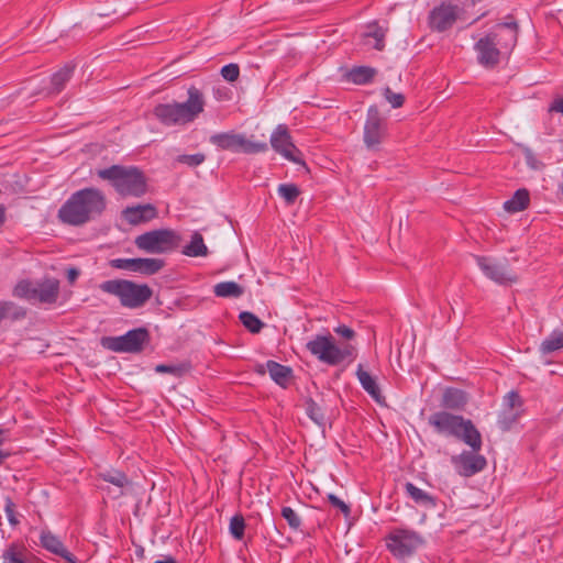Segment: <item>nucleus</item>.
Instances as JSON below:
<instances>
[{"instance_id":"nucleus-23","label":"nucleus","mask_w":563,"mask_h":563,"mask_svg":"<svg viewBox=\"0 0 563 563\" xmlns=\"http://www.w3.org/2000/svg\"><path fill=\"white\" fill-rule=\"evenodd\" d=\"M356 377L363 387V389L379 405L385 402V396L377 384L375 377H373L367 371L364 369L362 364H358L356 368Z\"/></svg>"},{"instance_id":"nucleus-21","label":"nucleus","mask_w":563,"mask_h":563,"mask_svg":"<svg viewBox=\"0 0 563 563\" xmlns=\"http://www.w3.org/2000/svg\"><path fill=\"white\" fill-rule=\"evenodd\" d=\"M98 478L119 488V490L112 495L113 498L122 497L125 494L124 489L132 486V481L129 478L126 473L118 468H109L103 472H99Z\"/></svg>"},{"instance_id":"nucleus-38","label":"nucleus","mask_w":563,"mask_h":563,"mask_svg":"<svg viewBox=\"0 0 563 563\" xmlns=\"http://www.w3.org/2000/svg\"><path fill=\"white\" fill-rule=\"evenodd\" d=\"M563 347V332H552L540 346L543 354H549Z\"/></svg>"},{"instance_id":"nucleus-42","label":"nucleus","mask_w":563,"mask_h":563,"mask_svg":"<svg viewBox=\"0 0 563 563\" xmlns=\"http://www.w3.org/2000/svg\"><path fill=\"white\" fill-rule=\"evenodd\" d=\"M4 512L10 526L16 527L20 525L16 505L10 497L4 498Z\"/></svg>"},{"instance_id":"nucleus-40","label":"nucleus","mask_w":563,"mask_h":563,"mask_svg":"<svg viewBox=\"0 0 563 563\" xmlns=\"http://www.w3.org/2000/svg\"><path fill=\"white\" fill-rule=\"evenodd\" d=\"M277 191L288 206L294 205L300 196V189L296 184H280Z\"/></svg>"},{"instance_id":"nucleus-13","label":"nucleus","mask_w":563,"mask_h":563,"mask_svg":"<svg viewBox=\"0 0 563 563\" xmlns=\"http://www.w3.org/2000/svg\"><path fill=\"white\" fill-rule=\"evenodd\" d=\"M387 136V122L380 115L377 106L373 104L367 109L364 124L363 140L368 150L377 151Z\"/></svg>"},{"instance_id":"nucleus-34","label":"nucleus","mask_w":563,"mask_h":563,"mask_svg":"<svg viewBox=\"0 0 563 563\" xmlns=\"http://www.w3.org/2000/svg\"><path fill=\"white\" fill-rule=\"evenodd\" d=\"M306 415L319 427H324L327 423L325 411L321 404L313 398L308 397L305 399Z\"/></svg>"},{"instance_id":"nucleus-46","label":"nucleus","mask_w":563,"mask_h":563,"mask_svg":"<svg viewBox=\"0 0 563 563\" xmlns=\"http://www.w3.org/2000/svg\"><path fill=\"white\" fill-rule=\"evenodd\" d=\"M385 99L391 104L393 108H400L405 103V96L400 92H394L389 87H386L383 92Z\"/></svg>"},{"instance_id":"nucleus-12","label":"nucleus","mask_w":563,"mask_h":563,"mask_svg":"<svg viewBox=\"0 0 563 563\" xmlns=\"http://www.w3.org/2000/svg\"><path fill=\"white\" fill-rule=\"evenodd\" d=\"M477 266L483 274L499 285H511L517 283L518 276L510 268L508 260L497 261L489 256L474 255Z\"/></svg>"},{"instance_id":"nucleus-45","label":"nucleus","mask_w":563,"mask_h":563,"mask_svg":"<svg viewBox=\"0 0 563 563\" xmlns=\"http://www.w3.org/2000/svg\"><path fill=\"white\" fill-rule=\"evenodd\" d=\"M220 74L229 82H234L239 79L240 67L238 64L230 63L221 68Z\"/></svg>"},{"instance_id":"nucleus-54","label":"nucleus","mask_w":563,"mask_h":563,"mask_svg":"<svg viewBox=\"0 0 563 563\" xmlns=\"http://www.w3.org/2000/svg\"><path fill=\"white\" fill-rule=\"evenodd\" d=\"M559 194L561 195V199H563V180L559 184Z\"/></svg>"},{"instance_id":"nucleus-52","label":"nucleus","mask_w":563,"mask_h":563,"mask_svg":"<svg viewBox=\"0 0 563 563\" xmlns=\"http://www.w3.org/2000/svg\"><path fill=\"white\" fill-rule=\"evenodd\" d=\"M551 110L553 111H556V112H560L563 114V97L555 100L552 106H551Z\"/></svg>"},{"instance_id":"nucleus-18","label":"nucleus","mask_w":563,"mask_h":563,"mask_svg":"<svg viewBox=\"0 0 563 563\" xmlns=\"http://www.w3.org/2000/svg\"><path fill=\"white\" fill-rule=\"evenodd\" d=\"M451 462L459 475L463 477H471L487 466L486 457L473 450L463 451L461 454L452 456Z\"/></svg>"},{"instance_id":"nucleus-5","label":"nucleus","mask_w":563,"mask_h":563,"mask_svg":"<svg viewBox=\"0 0 563 563\" xmlns=\"http://www.w3.org/2000/svg\"><path fill=\"white\" fill-rule=\"evenodd\" d=\"M99 178L110 181L123 198H141L148 191L147 177L136 166L112 165L97 172Z\"/></svg>"},{"instance_id":"nucleus-26","label":"nucleus","mask_w":563,"mask_h":563,"mask_svg":"<svg viewBox=\"0 0 563 563\" xmlns=\"http://www.w3.org/2000/svg\"><path fill=\"white\" fill-rule=\"evenodd\" d=\"M266 369L271 378L280 387L287 388L291 378L292 369L289 366L283 365L276 361L268 360L266 362Z\"/></svg>"},{"instance_id":"nucleus-10","label":"nucleus","mask_w":563,"mask_h":563,"mask_svg":"<svg viewBox=\"0 0 563 563\" xmlns=\"http://www.w3.org/2000/svg\"><path fill=\"white\" fill-rule=\"evenodd\" d=\"M210 143L220 151L233 153L257 154L268 150L265 142H252L244 134L231 130L228 132L214 133L209 139Z\"/></svg>"},{"instance_id":"nucleus-1","label":"nucleus","mask_w":563,"mask_h":563,"mask_svg":"<svg viewBox=\"0 0 563 563\" xmlns=\"http://www.w3.org/2000/svg\"><path fill=\"white\" fill-rule=\"evenodd\" d=\"M519 25L512 14L506 21L497 23L474 45L477 63L485 68H495L504 55L511 53L517 44Z\"/></svg>"},{"instance_id":"nucleus-31","label":"nucleus","mask_w":563,"mask_h":563,"mask_svg":"<svg viewBox=\"0 0 563 563\" xmlns=\"http://www.w3.org/2000/svg\"><path fill=\"white\" fill-rule=\"evenodd\" d=\"M26 317V309L13 301H0V322L10 320L11 322L20 321Z\"/></svg>"},{"instance_id":"nucleus-30","label":"nucleus","mask_w":563,"mask_h":563,"mask_svg":"<svg viewBox=\"0 0 563 563\" xmlns=\"http://www.w3.org/2000/svg\"><path fill=\"white\" fill-rule=\"evenodd\" d=\"M377 70L369 66H354L351 68L345 78L355 85H366L374 80Z\"/></svg>"},{"instance_id":"nucleus-2","label":"nucleus","mask_w":563,"mask_h":563,"mask_svg":"<svg viewBox=\"0 0 563 563\" xmlns=\"http://www.w3.org/2000/svg\"><path fill=\"white\" fill-rule=\"evenodd\" d=\"M107 208L104 194L95 187H87L73 192L58 209V220L68 225L80 227L98 217Z\"/></svg>"},{"instance_id":"nucleus-7","label":"nucleus","mask_w":563,"mask_h":563,"mask_svg":"<svg viewBox=\"0 0 563 563\" xmlns=\"http://www.w3.org/2000/svg\"><path fill=\"white\" fill-rule=\"evenodd\" d=\"M386 548L397 560L411 558L426 544L424 538L417 531L395 528L385 538Z\"/></svg>"},{"instance_id":"nucleus-53","label":"nucleus","mask_w":563,"mask_h":563,"mask_svg":"<svg viewBox=\"0 0 563 563\" xmlns=\"http://www.w3.org/2000/svg\"><path fill=\"white\" fill-rule=\"evenodd\" d=\"M154 563H177V561L172 555H167L164 558V560H157Z\"/></svg>"},{"instance_id":"nucleus-14","label":"nucleus","mask_w":563,"mask_h":563,"mask_svg":"<svg viewBox=\"0 0 563 563\" xmlns=\"http://www.w3.org/2000/svg\"><path fill=\"white\" fill-rule=\"evenodd\" d=\"M271 145L275 152L283 155L286 159L301 165L306 172H309V168L302 158L301 151L294 144L288 128L285 124H279L274 130L271 135Z\"/></svg>"},{"instance_id":"nucleus-3","label":"nucleus","mask_w":563,"mask_h":563,"mask_svg":"<svg viewBox=\"0 0 563 563\" xmlns=\"http://www.w3.org/2000/svg\"><path fill=\"white\" fill-rule=\"evenodd\" d=\"M187 95V100L184 102L174 101L156 104L153 114L166 126L185 125L194 122L205 111L206 99L203 92L196 86H190Z\"/></svg>"},{"instance_id":"nucleus-57","label":"nucleus","mask_w":563,"mask_h":563,"mask_svg":"<svg viewBox=\"0 0 563 563\" xmlns=\"http://www.w3.org/2000/svg\"><path fill=\"white\" fill-rule=\"evenodd\" d=\"M144 552V549H141L140 551H137V554H141Z\"/></svg>"},{"instance_id":"nucleus-55","label":"nucleus","mask_w":563,"mask_h":563,"mask_svg":"<svg viewBox=\"0 0 563 563\" xmlns=\"http://www.w3.org/2000/svg\"><path fill=\"white\" fill-rule=\"evenodd\" d=\"M486 15V13H482L481 15H478L477 18H475L470 24H473L475 22H477L478 20H481L482 18H484Z\"/></svg>"},{"instance_id":"nucleus-48","label":"nucleus","mask_w":563,"mask_h":563,"mask_svg":"<svg viewBox=\"0 0 563 563\" xmlns=\"http://www.w3.org/2000/svg\"><path fill=\"white\" fill-rule=\"evenodd\" d=\"M349 357L352 360L355 357V347L351 344H345L343 347H339V356L335 361V366Z\"/></svg>"},{"instance_id":"nucleus-37","label":"nucleus","mask_w":563,"mask_h":563,"mask_svg":"<svg viewBox=\"0 0 563 563\" xmlns=\"http://www.w3.org/2000/svg\"><path fill=\"white\" fill-rule=\"evenodd\" d=\"M191 368L189 362H183L179 364H158L155 366V372L159 374H170L175 377H180L188 373Z\"/></svg>"},{"instance_id":"nucleus-27","label":"nucleus","mask_w":563,"mask_h":563,"mask_svg":"<svg viewBox=\"0 0 563 563\" xmlns=\"http://www.w3.org/2000/svg\"><path fill=\"white\" fill-rule=\"evenodd\" d=\"M406 494L419 506L433 509L438 506V498L408 482L405 484Z\"/></svg>"},{"instance_id":"nucleus-36","label":"nucleus","mask_w":563,"mask_h":563,"mask_svg":"<svg viewBox=\"0 0 563 563\" xmlns=\"http://www.w3.org/2000/svg\"><path fill=\"white\" fill-rule=\"evenodd\" d=\"M239 320L253 334L260 333L265 325L256 314L250 311L240 312Z\"/></svg>"},{"instance_id":"nucleus-33","label":"nucleus","mask_w":563,"mask_h":563,"mask_svg":"<svg viewBox=\"0 0 563 563\" xmlns=\"http://www.w3.org/2000/svg\"><path fill=\"white\" fill-rule=\"evenodd\" d=\"M181 253L189 257L207 256L209 253L205 244L203 236L195 231L191 235L190 243L185 245Z\"/></svg>"},{"instance_id":"nucleus-9","label":"nucleus","mask_w":563,"mask_h":563,"mask_svg":"<svg viewBox=\"0 0 563 563\" xmlns=\"http://www.w3.org/2000/svg\"><path fill=\"white\" fill-rule=\"evenodd\" d=\"M151 334L145 327L129 330L123 335L102 336L101 345L115 353L139 354L150 343Z\"/></svg>"},{"instance_id":"nucleus-32","label":"nucleus","mask_w":563,"mask_h":563,"mask_svg":"<svg viewBox=\"0 0 563 563\" xmlns=\"http://www.w3.org/2000/svg\"><path fill=\"white\" fill-rule=\"evenodd\" d=\"M75 70V65L73 63H67L60 69L52 75L51 84L52 91L54 93H59L66 86V84L73 77Z\"/></svg>"},{"instance_id":"nucleus-16","label":"nucleus","mask_w":563,"mask_h":563,"mask_svg":"<svg viewBox=\"0 0 563 563\" xmlns=\"http://www.w3.org/2000/svg\"><path fill=\"white\" fill-rule=\"evenodd\" d=\"M306 349L316 356L321 363L335 366L339 356V346L334 338L330 334H317L306 343Z\"/></svg>"},{"instance_id":"nucleus-6","label":"nucleus","mask_w":563,"mask_h":563,"mask_svg":"<svg viewBox=\"0 0 563 563\" xmlns=\"http://www.w3.org/2000/svg\"><path fill=\"white\" fill-rule=\"evenodd\" d=\"M99 288L103 292L117 296L120 303L130 309L143 307L153 296L148 285H140L128 279H109L101 283Z\"/></svg>"},{"instance_id":"nucleus-43","label":"nucleus","mask_w":563,"mask_h":563,"mask_svg":"<svg viewBox=\"0 0 563 563\" xmlns=\"http://www.w3.org/2000/svg\"><path fill=\"white\" fill-rule=\"evenodd\" d=\"M15 292L20 297L33 300L35 299L36 286H33L29 280H22L16 285Z\"/></svg>"},{"instance_id":"nucleus-29","label":"nucleus","mask_w":563,"mask_h":563,"mask_svg":"<svg viewBox=\"0 0 563 563\" xmlns=\"http://www.w3.org/2000/svg\"><path fill=\"white\" fill-rule=\"evenodd\" d=\"M530 205V194L526 188L515 191L512 197L504 202V209L507 212L516 213L526 210Z\"/></svg>"},{"instance_id":"nucleus-51","label":"nucleus","mask_w":563,"mask_h":563,"mask_svg":"<svg viewBox=\"0 0 563 563\" xmlns=\"http://www.w3.org/2000/svg\"><path fill=\"white\" fill-rule=\"evenodd\" d=\"M214 93H216L217 99H220V100L221 99H230L229 90L225 87L218 88Z\"/></svg>"},{"instance_id":"nucleus-44","label":"nucleus","mask_w":563,"mask_h":563,"mask_svg":"<svg viewBox=\"0 0 563 563\" xmlns=\"http://www.w3.org/2000/svg\"><path fill=\"white\" fill-rule=\"evenodd\" d=\"M176 161L190 167H197L206 161V155L202 153L183 154Z\"/></svg>"},{"instance_id":"nucleus-8","label":"nucleus","mask_w":563,"mask_h":563,"mask_svg":"<svg viewBox=\"0 0 563 563\" xmlns=\"http://www.w3.org/2000/svg\"><path fill=\"white\" fill-rule=\"evenodd\" d=\"M134 243L147 253L163 254L176 250L181 243V236L172 229H157L136 236Z\"/></svg>"},{"instance_id":"nucleus-56","label":"nucleus","mask_w":563,"mask_h":563,"mask_svg":"<svg viewBox=\"0 0 563 563\" xmlns=\"http://www.w3.org/2000/svg\"><path fill=\"white\" fill-rule=\"evenodd\" d=\"M144 552V549H141L140 551H137V554H141Z\"/></svg>"},{"instance_id":"nucleus-15","label":"nucleus","mask_w":563,"mask_h":563,"mask_svg":"<svg viewBox=\"0 0 563 563\" xmlns=\"http://www.w3.org/2000/svg\"><path fill=\"white\" fill-rule=\"evenodd\" d=\"M525 413V401L518 391L511 390L504 396L503 410L498 416L497 424L504 432L517 424Z\"/></svg>"},{"instance_id":"nucleus-39","label":"nucleus","mask_w":563,"mask_h":563,"mask_svg":"<svg viewBox=\"0 0 563 563\" xmlns=\"http://www.w3.org/2000/svg\"><path fill=\"white\" fill-rule=\"evenodd\" d=\"M245 519L242 514H235L230 519L229 531L233 539L241 541L245 534Z\"/></svg>"},{"instance_id":"nucleus-41","label":"nucleus","mask_w":563,"mask_h":563,"mask_svg":"<svg viewBox=\"0 0 563 563\" xmlns=\"http://www.w3.org/2000/svg\"><path fill=\"white\" fill-rule=\"evenodd\" d=\"M282 517L287 521L290 529L298 531L301 527L299 515L289 506H284L280 511Z\"/></svg>"},{"instance_id":"nucleus-47","label":"nucleus","mask_w":563,"mask_h":563,"mask_svg":"<svg viewBox=\"0 0 563 563\" xmlns=\"http://www.w3.org/2000/svg\"><path fill=\"white\" fill-rule=\"evenodd\" d=\"M327 500L329 501V504L332 507L338 508L344 515V517H346V518L350 517V515H351L350 506L346 503H344L342 499H340L338 496H335L334 494H328Z\"/></svg>"},{"instance_id":"nucleus-4","label":"nucleus","mask_w":563,"mask_h":563,"mask_svg":"<svg viewBox=\"0 0 563 563\" xmlns=\"http://www.w3.org/2000/svg\"><path fill=\"white\" fill-rule=\"evenodd\" d=\"M428 423L437 433L463 441L474 452L482 450V434L471 419L446 410H440L429 416Z\"/></svg>"},{"instance_id":"nucleus-22","label":"nucleus","mask_w":563,"mask_h":563,"mask_svg":"<svg viewBox=\"0 0 563 563\" xmlns=\"http://www.w3.org/2000/svg\"><path fill=\"white\" fill-rule=\"evenodd\" d=\"M468 402L467 394L459 388L448 387L441 398V407L449 411L463 410Z\"/></svg>"},{"instance_id":"nucleus-11","label":"nucleus","mask_w":563,"mask_h":563,"mask_svg":"<svg viewBox=\"0 0 563 563\" xmlns=\"http://www.w3.org/2000/svg\"><path fill=\"white\" fill-rule=\"evenodd\" d=\"M464 9L450 1H442L435 5L428 14V26L432 32L443 33L459 21L465 20Z\"/></svg>"},{"instance_id":"nucleus-17","label":"nucleus","mask_w":563,"mask_h":563,"mask_svg":"<svg viewBox=\"0 0 563 563\" xmlns=\"http://www.w3.org/2000/svg\"><path fill=\"white\" fill-rule=\"evenodd\" d=\"M110 265L113 268L129 269L150 276L158 273L165 266V261L162 258H114L110 261Z\"/></svg>"},{"instance_id":"nucleus-49","label":"nucleus","mask_w":563,"mask_h":563,"mask_svg":"<svg viewBox=\"0 0 563 563\" xmlns=\"http://www.w3.org/2000/svg\"><path fill=\"white\" fill-rule=\"evenodd\" d=\"M334 332L346 340H352L355 336V331L345 324L336 327Z\"/></svg>"},{"instance_id":"nucleus-19","label":"nucleus","mask_w":563,"mask_h":563,"mask_svg":"<svg viewBox=\"0 0 563 563\" xmlns=\"http://www.w3.org/2000/svg\"><path fill=\"white\" fill-rule=\"evenodd\" d=\"M40 542L45 550L59 555L68 563H78L77 558L65 548L59 538L56 537L52 531L43 530L41 532Z\"/></svg>"},{"instance_id":"nucleus-50","label":"nucleus","mask_w":563,"mask_h":563,"mask_svg":"<svg viewBox=\"0 0 563 563\" xmlns=\"http://www.w3.org/2000/svg\"><path fill=\"white\" fill-rule=\"evenodd\" d=\"M80 275V271L76 267H70L67 269V280L70 285L75 284L77 278Z\"/></svg>"},{"instance_id":"nucleus-24","label":"nucleus","mask_w":563,"mask_h":563,"mask_svg":"<svg viewBox=\"0 0 563 563\" xmlns=\"http://www.w3.org/2000/svg\"><path fill=\"white\" fill-rule=\"evenodd\" d=\"M59 295V280L46 278L37 284L35 300L42 303H55Z\"/></svg>"},{"instance_id":"nucleus-20","label":"nucleus","mask_w":563,"mask_h":563,"mask_svg":"<svg viewBox=\"0 0 563 563\" xmlns=\"http://www.w3.org/2000/svg\"><path fill=\"white\" fill-rule=\"evenodd\" d=\"M123 218L132 225L151 221L156 218L157 210L151 203L126 207L122 211Z\"/></svg>"},{"instance_id":"nucleus-25","label":"nucleus","mask_w":563,"mask_h":563,"mask_svg":"<svg viewBox=\"0 0 563 563\" xmlns=\"http://www.w3.org/2000/svg\"><path fill=\"white\" fill-rule=\"evenodd\" d=\"M387 31L388 29L379 25L377 21L367 23L363 33L365 44L372 45L377 51H383Z\"/></svg>"},{"instance_id":"nucleus-35","label":"nucleus","mask_w":563,"mask_h":563,"mask_svg":"<svg viewBox=\"0 0 563 563\" xmlns=\"http://www.w3.org/2000/svg\"><path fill=\"white\" fill-rule=\"evenodd\" d=\"M213 292L220 298H239L244 294V288L235 282H221L214 285Z\"/></svg>"},{"instance_id":"nucleus-28","label":"nucleus","mask_w":563,"mask_h":563,"mask_svg":"<svg viewBox=\"0 0 563 563\" xmlns=\"http://www.w3.org/2000/svg\"><path fill=\"white\" fill-rule=\"evenodd\" d=\"M30 555L31 553L25 545L12 542L2 552L1 559L3 563H31Z\"/></svg>"}]
</instances>
